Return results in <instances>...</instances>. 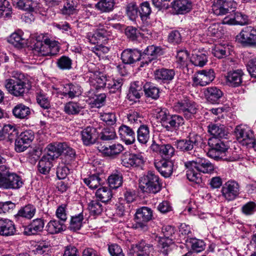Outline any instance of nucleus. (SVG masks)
I'll use <instances>...</instances> for the list:
<instances>
[{
	"label": "nucleus",
	"instance_id": "obj_1",
	"mask_svg": "<svg viewBox=\"0 0 256 256\" xmlns=\"http://www.w3.org/2000/svg\"><path fill=\"white\" fill-rule=\"evenodd\" d=\"M4 86L8 93L14 96H22L30 89L28 80L24 74H18L5 80Z\"/></svg>",
	"mask_w": 256,
	"mask_h": 256
},
{
	"label": "nucleus",
	"instance_id": "obj_2",
	"mask_svg": "<svg viewBox=\"0 0 256 256\" xmlns=\"http://www.w3.org/2000/svg\"><path fill=\"white\" fill-rule=\"evenodd\" d=\"M208 145L210 148L208 152V156L214 159H224L229 162H234L240 158L236 152L232 153L230 156H227L229 146L220 138L211 137L208 140Z\"/></svg>",
	"mask_w": 256,
	"mask_h": 256
},
{
	"label": "nucleus",
	"instance_id": "obj_3",
	"mask_svg": "<svg viewBox=\"0 0 256 256\" xmlns=\"http://www.w3.org/2000/svg\"><path fill=\"white\" fill-rule=\"evenodd\" d=\"M139 187L143 192L156 194L161 190L162 184L158 176L148 172L140 178Z\"/></svg>",
	"mask_w": 256,
	"mask_h": 256
},
{
	"label": "nucleus",
	"instance_id": "obj_4",
	"mask_svg": "<svg viewBox=\"0 0 256 256\" xmlns=\"http://www.w3.org/2000/svg\"><path fill=\"white\" fill-rule=\"evenodd\" d=\"M174 109L182 114L186 120H192L195 117L198 108L196 104L187 98L178 100L174 106Z\"/></svg>",
	"mask_w": 256,
	"mask_h": 256
},
{
	"label": "nucleus",
	"instance_id": "obj_5",
	"mask_svg": "<svg viewBox=\"0 0 256 256\" xmlns=\"http://www.w3.org/2000/svg\"><path fill=\"white\" fill-rule=\"evenodd\" d=\"M56 96L60 98H70L78 97L82 94V88L80 86L76 84L69 83L61 85L56 89L54 92Z\"/></svg>",
	"mask_w": 256,
	"mask_h": 256
},
{
	"label": "nucleus",
	"instance_id": "obj_6",
	"mask_svg": "<svg viewBox=\"0 0 256 256\" xmlns=\"http://www.w3.org/2000/svg\"><path fill=\"white\" fill-rule=\"evenodd\" d=\"M235 134L238 142L243 146L251 147L254 144L252 131L246 126L240 125L235 128Z\"/></svg>",
	"mask_w": 256,
	"mask_h": 256
},
{
	"label": "nucleus",
	"instance_id": "obj_7",
	"mask_svg": "<svg viewBox=\"0 0 256 256\" xmlns=\"http://www.w3.org/2000/svg\"><path fill=\"white\" fill-rule=\"evenodd\" d=\"M215 78V73L212 69L198 70L192 76V80L196 86H204L212 82Z\"/></svg>",
	"mask_w": 256,
	"mask_h": 256
},
{
	"label": "nucleus",
	"instance_id": "obj_8",
	"mask_svg": "<svg viewBox=\"0 0 256 256\" xmlns=\"http://www.w3.org/2000/svg\"><path fill=\"white\" fill-rule=\"evenodd\" d=\"M236 40L244 46L256 45V30L252 26L244 28L236 36Z\"/></svg>",
	"mask_w": 256,
	"mask_h": 256
},
{
	"label": "nucleus",
	"instance_id": "obj_9",
	"mask_svg": "<svg viewBox=\"0 0 256 256\" xmlns=\"http://www.w3.org/2000/svg\"><path fill=\"white\" fill-rule=\"evenodd\" d=\"M221 192L226 200L228 202L234 200L240 194V185L235 180H228L222 186Z\"/></svg>",
	"mask_w": 256,
	"mask_h": 256
},
{
	"label": "nucleus",
	"instance_id": "obj_10",
	"mask_svg": "<svg viewBox=\"0 0 256 256\" xmlns=\"http://www.w3.org/2000/svg\"><path fill=\"white\" fill-rule=\"evenodd\" d=\"M152 216V211L151 208L143 206L137 210L136 213V228L146 230L148 228L147 222Z\"/></svg>",
	"mask_w": 256,
	"mask_h": 256
},
{
	"label": "nucleus",
	"instance_id": "obj_11",
	"mask_svg": "<svg viewBox=\"0 0 256 256\" xmlns=\"http://www.w3.org/2000/svg\"><path fill=\"white\" fill-rule=\"evenodd\" d=\"M236 5L234 0H214L212 10L216 15L222 16L234 11Z\"/></svg>",
	"mask_w": 256,
	"mask_h": 256
},
{
	"label": "nucleus",
	"instance_id": "obj_12",
	"mask_svg": "<svg viewBox=\"0 0 256 256\" xmlns=\"http://www.w3.org/2000/svg\"><path fill=\"white\" fill-rule=\"evenodd\" d=\"M121 164L126 168L136 167L144 163V158L140 154L126 152L121 156Z\"/></svg>",
	"mask_w": 256,
	"mask_h": 256
},
{
	"label": "nucleus",
	"instance_id": "obj_13",
	"mask_svg": "<svg viewBox=\"0 0 256 256\" xmlns=\"http://www.w3.org/2000/svg\"><path fill=\"white\" fill-rule=\"evenodd\" d=\"M24 184L22 178L12 172L0 184V188L2 190H16L21 188Z\"/></svg>",
	"mask_w": 256,
	"mask_h": 256
},
{
	"label": "nucleus",
	"instance_id": "obj_14",
	"mask_svg": "<svg viewBox=\"0 0 256 256\" xmlns=\"http://www.w3.org/2000/svg\"><path fill=\"white\" fill-rule=\"evenodd\" d=\"M200 140V136L192 134L188 139L178 140L175 142L176 148L182 152H188L192 150L194 146L198 144Z\"/></svg>",
	"mask_w": 256,
	"mask_h": 256
},
{
	"label": "nucleus",
	"instance_id": "obj_15",
	"mask_svg": "<svg viewBox=\"0 0 256 256\" xmlns=\"http://www.w3.org/2000/svg\"><path fill=\"white\" fill-rule=\"evenodd\" d=\"M98 150L105 156L114 158L124 150V148L120 144L114 143L109 144H100L98 146Z\"/></svg>",
	"mask_w": 256,
	"mask_h": 256
},
{
	"label": "nucleus",
	"instance_id": "obj_16",
	"mask_svg": "<svg viewBox=\"0 0 256 256\" xmlns=\"http://www.w3.org/2000/svg\"><path fill=\"white\" fill-rule=\"evenodd\" d=\"M89 77L90 84L96 90L105 88L108 79L104 74L96 70L89 71L87 74Z\"/></svg>",
	"mask_w": 256,
	"mask_h": 256
},
{
	"label": "nucleus",
	"instance_id": "obj_17",
	"mask_svg": "<svg viewBox=\"0 0 256 256\" xmlns=\"http://www.w3.org/2000/svg\"><path fill=\"white\" fill-rule=\"evenodd\" d=\"M162 54V48L158 46H156L154 45L148 46L144 50L142 54L141 53L142 66L144 65L148 64L151 62L158 55Z\"/></svg>",
	"mask_w": 256,
	"mask_h": 256
},
{
	"label": "nucleus",
	"instance_id": "obj_18",
	"mask_svg": "<svg viewBox=\"0 0 256 256\" xmlns=\"http://www.w3.org/2000/svg\"><path fill=\"white\" fill-rule=\"evenodd\" d=\"M173 12L176 14H184L190 12L192 8L190 0H176L171 3Z\"/></svg>",
	"mask_w": 256,
	"mask_h": 256
},
{
	"label": "nucleus",
	"instance_id": "obj_19",
	"mask_svg": "<svg viewBox=\"0 0 256 256\" xmlns=\"http://www.w3.org/2000/svg\"><path fill=\"white\" fill-rule=\"evenodd\" d=\"M44 224V219L42 218H35L24 228L23 233L26 236L36 234L42 231Z\"/></svg>",
	"mask_w": 256,
	"mask_h": 256
},
{
	"label": "nucleus",
	"instance_id": "obj_20",
	"mask_svg": "<svg viewBox=\"0 0 256 256\" xmlns=\"http://www.w3.org/2000/svg\"><path fill=\"white\" fill-rule=\"evenodd\" d=\"M80 134L84 144L86 146L94 144L98 138L96 130L92 126H87L81 131Z\"/></svg>",
	"mask_w": 256,
	"mask_h": 256
},
{
	"label": "nucleus",
	"instance_id": "obj_21",
	"mask_svg": "<svg viewBox=\"0 0 256 256\" xmlns=\"http://www.w3.org/2000/svg\"><path fill=\"white\" fill-rule=\"evenodd\" d=\"M16 228L13 221L8 218L0 219V236H12L16 234Z\"/></svg>",
	"mask_w": 256,
	"mask_h": 256
},
{
	"label": "nucleus",
	"instance_id": "obj_22",
	"mask_svg": "<svg viewBox=\"0 0 256 256\" xmlns=\"http://www.w3.org/2000/svg\"><path fill=\"white\" fill-rule=\"evenodd\" d=\"M175 76V72L172 69L160 68L154 72L155 80L159 82L168 83L172 81Z\"/></svg>",
	"mask_w": 256,
	"mask_h": 256
},
{
	"label": "nucleus",
	"instance_id": "obj_23",
	"mask_svg": "<svg viewBox=\"0 0 256 256\" xmlns=\"http://www.w3.org/2000/svg\"><path fill=\"white\" fill-rule=\"evenodd\" d=\"M154 166L162 176L168 178L172 172L174 164L171 160H162L155 162Z\"/></svg>",
	"mask_w": 256,
	"mask_h": 256
},
{
	"label": "nucleus",
	"instance_id": "obj_24",
	"mask_svg": "<svg viewBox=\"0 0 256 256\" xmlns=\"http://www.w3.org/2000/svg\"><path fill=\"white\" fill-rule=\"evenodd\" d=\"M244 74L242 70H236L230 71L226 76V84L232 87H238L241 85Z\"/></svg>",
	"mask_w": 256,
	"mask_h": 256
},
{
	"label": "nucleus",
	"instance_id": "obj_25",
	"mask_svg": "<svg viewBox=\"0 0 256 256\" xmlns=\"http://www.w3.org/2000/svg\"><path fill=\"white\" fill-rule=\"evenodd\" d=\"M121 58L124 64H132L142 60L141 52L136 49H126L122 52Z\"/></svg>",
	"mask_w": 256,
	"mask_h": 256
},
{
	"label": "nucleus",
	"instance_id": "obj_26",
	"mask_svg": "<svg viewBox=\"0 0 256 256\" xmlns=\"http://www.w3.org/2000/svg\"><path fill=\"white\" fill-rule=\"evenodd\" d=\"M184 166L188 169L186 171L188 179L194 184H200L202 182L201 174L195 169L196 164L194 162L188 161L184 163Z\"/></svg>",
	"mask_w": 256,
	"mask_h": 256
},
{
	"label": "nucleus",
	"instance_id": "obj_27",
	"mask_svg": "<svg viewBox=\"0 0 256 256\" xmlns=\"http://www.w3.org/2000/svg\"><path fill=\"white\" fill-rule=\"evenodd\" d=\"M120 138L126 144H131L135 142V132L130 127L122 124L118 128Z\"/></svg>",
	"mask_w": 256,
	"mask_h": 256
},
{
	"label": "nucleus",
	"instance_id": "obj_28",
	"mask_svg": "<svg viewBox=\"0 0 256 256\" xmlns=\"http://www.w3.org/2000/svg\"><path fill=\"white\" fill-rule=\"evenodd\" d=\"M204 93L206 100L212 104L218 103L223 95L221 90L216 86L206 88L204 90Z\"/></svg>",
	"mask_w": 256,
	"mask_h": 256
},
{
	"label": "nucleus",
	"instance_id": "obj_29",
	"mask_svg": "<svg viewBox=\"0 0 256 256\" xmlns=\"http://www.w3.org/2000/svg\"><path fill=\"white\" fill-rule=\"evenodd\" d=\"M64 146L65 143L56 142L48 144L46 148V154L44 156L54 160L61 154Z\"/></svg>",
	"mask_w": 256,
	"mask_h": 256
},
{
	"label": "nucleus",
	"instance_id": "obj_30",
	"mask_svg": "<svg viewBox=\"0 0 256 256\" xmlns=\"http://www.w3.org/2000/svg\"><path fill=\"white\" fill-rule=\"evenodd\" d=\"M18 133V128L15 124H5L1 128L0 139L8 138L12 141L17 138Z\"/></svg>",
	"mask_w": 256,
	"mask_h": 256
},
{
	"label": "nucleus",
	"instance_id": "obj_31",
	"mask_svg": "<svg viewBox=\"0 0 256 256\" xmlns=\"http://www.w3.org/2000/svg\"><path fill=\"white\" fill-rule=\"evenodd\" d=\"M190 162H194L196 164L194 168L199 172L204 174L211 173L214 170V165L209 160L205 158H197L195 160H192Z\"/></svg>",
	"mask_w": 256,
	"mask_h": 256
},
{
	"label": "nucleus",
	"instance_id": "obj_32",
	"mask_svg": "<svg viewBox=\"0 0 256 256\" xmlns=\"http://www.w3.org/2000/svg\"><path fill=\"white\" fill-rule=\"evenodd\" d=\"M64 223L58 220L52 219L46 224L45 230L50 234L61 233L65 230Z\"/></svg>",
	"mask_w": 256,
	"mask_h": 256
},
{
	"label": "nucleus",
	"instance_id": "obj_33",
	"mask_svg": "<svg viewBox=\"0 0 256 256\" xmlns=\"http://www.w3.org/2000/svg\"><path fill=\"white\" fill-rule=\"evenodd\" d=\"M248 21L247 16L240 12H236L234 16H228L224 18L222 23L230 25H244Z\"/></svg>",
	"mask_w": 256,
	"mask_h": 256
},
{
	"label": "nucleus",
	"instance_id": "obj_34",
	"mask_svg": "<svg viewBox=\"0 0 256 256\" xmlns=\"http://www.w3.org/2000/svg\"><path fill=\"white\" fill-rule=\"evenodd\" d=\"M8 42L18 48H22L27 44V40L24 38V32L21 30L13 32L8 37Z\"/></svg>",
	"mask_w": 256,
	"mask_h": 256
},
{
	"label": "nucleus",
	"instance_id": "obj_35",
	"mask_svg": "<svg viewBox=\"0 0 256 256\" xmlns=\"http://www.w3.org/2000/svg\"><path fill=\"white\" fill-rule=\"evenodd\" d=\"M157 241L160 250L164 254H168V252L175 247L171 238L160 236L158 238Z\"/></svg>",
	"mask_w": 256,
	"mask_h": 256
},
{
	"label": "nucleus",
	"instance_id": "obj_36",
	"mask_svg": "<svg viewBox=\"0 0 256 256\" xmlns=\"http://www.w3.org/2000/svg\"><path fill=\"white\" fill-rule=\"evenodd\" d=\"M232 46L226 44H218L212 49L214 56L218 58H223L230 54Z\"/></svg>",
	"mask_w": 256,
	"mask_h": 256
},
{
	"label": "nucleus",
	"instance_id": "obj_37",
	"mask_svg": "<svg viewBox=\"0 0 256 256\" xmlns=\"http://www.w3.org/2000/svg\"><path fill=\"white\" fill-rule=\"evenodd\" d=\"M110 36L109 32L104 28L97 30L91 36H89L90 42L94 44L105 42Z\"/></svg>",
	"mask_w": 256,
	"mask_h": 256
},
{
	"label": "nucleus",
	"instance_id": "obj_38",
	"mask_svg": "<svg viewBox=\"0 0 256 256\" xmlns=\"http://www.w3.org/2000/svg\"><path fill=\"white\" fill-rule=\"evenodd\" d=\"M36 212V208L34 206L28 204L22 207L15 216L16 218L20 217L24 218L28 220L32 218Z\"/></svg>",
	"mask_w": 256,
	"mask_h": 256
},
{
	"label": "nucleus",
	"instance_id": "obj_39",
	"mask_svg": "<svg viewBox=\"0 0 256 256\" xmlns=\"http://www.w3.org/2000/svg\"><path fill=\"white\" fill-rule=\"evenodd\" d=\"M16 6L20 10L30 12L36 11L39 8V4L32 0H18Z\"/></svg>",
	"mask_w": 256,
	"mask_h": 256
},
{
	"label": "nucleus",
	"instance_id": "obj_40",
	"mask_svg": "<svg viewBox=\"0 0 256 256\" xmlns=\"http://www.w3.org/2000/svg\"><path fill=\"white\" fill-rule=\"evenodd\" d=\"M12 114L18 118H27L30 114V110L29 107L24 104H19L12 109Z\"/></svg>",
	"mask_w": 256,
	"mask_h": 256
},
{
	"label": "nucleus",
	"instance_id": "obj_41",
	"mask_svg": "<svg viewBox=\"0 0 256 256\" xmlns=\"http://www.w3.org/2000/svg\"><path fill=\"white\" fill-rule=\"evenodd\" d=\"M137 139L138 142L142 144H146L150 139V129L146 124H140L137 132Z\"/></svg>",
	"mask_w": 256,
	"mask_h": 256
},
{
	"label": "nucleus",
	"instance_id": "obj_42",
	"mask_svg": "<svg viewBox=\"0 0 256 256\" xmlns=\"http://www.w3.org/2000/svg\"><path fill=\"white\" fill-rule=\"evenodd\" d=\"M191 62L195 66L202 67L208 62L206 55L200 51H194L190 58Z\"/></svg>",
	"mask_w": 256,
	"mask_h": 256
},
{
	"label": "nucleus",
	"instance_id": "obj_43",
	"mask_svg": "<svg viewBox=\"0 0 256 256\" xmlns=\"http://www.w3.org/2000/svg\"><path fill=\"white\" fill-rule=\"evenodd\" d=\"M142 88V84L141 82L137 81L132 83L128 94L129 98L132 100L140 98Z\"/></svg>",
	"mask_w": 256,
	"mask_h": 256
},
{
	"label": "nucleus",
	"instance_id": "obj_44",
	"mask_svg": "<svg viewBox=\"0 0 256 256\" xmlns=\"http://www.w3.org/2000/svg\"><path fill=\"white\" fill-rule=\"evenodd\" d=\"M208 132L212 136V137L217 138H222L225 136L226 132L225 127L224 125L214 124H211L208 126Z\"/></svg>",
	"mask_w": 256,
	"mask_h": 256
},
{
	"label": "nucleus",
	"instance_id": "obj_45",
	"mask_svg": "<svg viewBox=\"0 0 256 256\" xmlns=\"http://www.w3.org/2000/svg\"><path fill=\"white\" fill-rule=\"evenodd\" d=\"M184 124V120L182 116L174 114L170 117L164 128L168 131L172 128H176Z\"/></svg>",
	"mask_w": 256,
	"mask_h": 256
},
{
	"label": "nucleus",
	"instance_id": "obj_46",
	"mask_svg": "<svg viewBox=\"0 0 256 256\" xmlns=\"http://www.w3.org/2000/svg\"><path fill=\"white\" fill-rule=\"evenodd\" d=\"M54 160L49 158L43 156L38 162V169L39 172L42 174H48L52 166V162Z\"/></svg>",
	"mask_w": 256,
	"mask_h": 256
},
{
	"label": "nucleus",
	"instance_id": "obj_47",
	"mask_svg": "<svg viewBox=\"0 0 256 256\" xmlns=\"http://www.w3.org/2000/svg\"><path fill=\"white\" fill-rule=\"evenodd\" d=\"M77 4L73 0H68L60 10L61 12L66 16H70L78 12Z\"/></svg>",
	"mask_w": 256,
	"mask_h": 256
},
{
	"label": "nucleus",
	"instance_id": "obj_48",
	"mask_svg": "<svg viewBox=\"0 0 256 256\" xmlns=\"http://www.w3.org/2000/svg\"><path fill=\"white\" fill-rule=\"evenodd\" d=\"M33 52L38 56H48L49 52L47 45L44 42V38L42 41H37L33 48Z\"/></svg>",
	"mask_w": 256,
	"mask_h": 256
},
{
	"label": "nucleus",
	"instance_id": "obj_49",
	"mask_svg": "<svg viewBox=\"0 0 256 256\" xmlns=\"http://www.w3.org/2000/svg\"><path fill=\"white\" fill-rule=\"evenodd\" d=\"M84 214L80 212L71 217L69 228L70 230L76 231L80 230L82 226Z\"/></svg>",
	"mask_w": 256,
	"mask_h": 256
},
{
	"label": "nucleus",
	"instance_id": "obj_50",
	"mask_svg": "<svg viewBox=\"0 0 256 256\" xmlns=\"http://www.w3.org/2000/svg\"><path fill=\"white\" fill-rule=\"evenodd\" d=\"M96 196L102 202H106L110 200L112 197L111 190L107 187H102L98 188L96 192Z\"/></svg>",
	"mask_w": 256,
	"mask_h": 256
},
{
	"label": "nucleus",
	"instance_id": "obj_51",
	"mask_svg": "<svg viewBox=\"0 0 256 256\" xmlns=\"http://www.w3.org/2000/svg\"><path fill=\"white\" fill-rule=\"evenodd\" d=\"M84 182L90 188H96L100 184L101 178L98 174L88 176L87 178H82Z\"/></svg>",
	"mask_w": 256,
	"mask_h": 256
},
{
	"label": "nucleus",
	"instance_id": "obj_52",
	"mask_svg": "<svg viewBox=\"0 0 256 256\" xmlns=\"http://www.w3.org/2000/svg\"><path fill=\"white\" fill-rule=\"evenodd\" d=\"M114 6V0H100L96 8L102 12H109L113 10Z\"/></svg>",
	"mask_w": 256,
	"mask_h": 256
},
{
	"label": "nucleus",
	"instance_id": "obj_53",
	"mask_svg": "<svg viewBox=\"0 0 256 256\" xmlns=\"http://www.w3.org/2000/svg\"><path fill=\"white\" fill-rule=\"evenodd\" d=\"M108 180L110 188L116 189L122 186V176L120 172H116L110 176Z\"/></svg>",
	"mask_w": 256,
	"mask_h": 256
},
{
	"label": "nucleus",
	"instance_id": "obj_54",
	"mask_svg": "<svg viewBox=\"0 0 256 256\" xmlns=\"http://www.w3.org/2000/svg\"><path fill=\"white\" fill-rule=\"evenodd\" d=\"M102 204L97 200H90L88 205V208L91 215H99L103 210Z\"/></svg>",
	"mask_w": 256,
	"mask_h": 256
},
{
	"label": "nucleus",
	"instance_id": "obj_55",
	"mask_svg": "<svg viewBox=\"0 0 256 256\" xmlns=\"http://www.w3.org/2000/svg\"><path fill=\"white\" fill-rule=\"evenodd\" d=\"M82 108V106L79 103L70 102L65 104L64 111L68 114L74 115L78 114Z\"/></svg>",
	"mask_w": 256,
	"mask_h": 256
},
{
	"label": "nucleus",
	"instance_id": "obj_56",
	"mask_svg": "<svg viewBox=\"0 0 256 256\" xmlns=\"http://www.w3.org/2000/svg\"><path fill=\"white\" fill-rule=\"evenodd\" d=\"M44 42L47 45L49 55L54 56L60 50L58 43V42L50 40L47 36H44Z\"/></svg>",
	"mask_w": 256,
	"mask_h": 256
},
{
	"label": "nucleus",
	"instance_id": "obj_57",
	"mask_svg": "<svg viewBox=\"0 0 256 256\" xmlns=\"http://www.w3.org/2000/svg\"><path fill=\"white\" fill-rule=\"evenodd\" d=\"M12 8L8 0H0V17L7 18L10 16Z\"/></svg>",
	"mask_w": 256,
	"mask_h": 256
},
{
	"label": "nucleus",
	"instance_id": "obj_58",
	"mask_svg": "<svg viewBox=\"0 0 256 256\" xmlns=\"http://www.w3.org/2000/svg\"><path fill=\"white\" fill-rule=\"evenodd\" d=\"M127 118L130 124L135 126L142 124L143 117L138 112L130 110L127 114Z\"/></svg>",
	"mask_w": 256,
	"mask_h": 256
},
{
	"label": "nucleus",
	"instance_id": "obj_59",
	"mask_svg": "<svg viewBox=\"0 0 256 256\" xmlns=\"http://www.w3.org/2000/svg\"><path fill=\"white\" fill-rule=\"evenodd\" d=\"M138 253L137 256H150L149 254L153 250L152 246L141 242L136 245Z\"/></svg>",
	"mask_w": 256,
	"mask_h": 256
},
{
	"label": "nucleus",
	"instance_id": "obj_60",
	"mask_svg": "<svg viewBox=\"0 0 256 256\" xmlns=\"http://www.w3.org/2000/svg\"><path fill=\"white\" fill-rule=\"evenodd\" d=\"M122 86L121 79L114 80L109 78L108 79L106 87L110 90V92L114 93L120 90Z\"/></svg>",
	"mask_w": 256,
	"mask_h": 256
},
{
	"label": "nucleus",
	"instance_id": "obj_61",
	"mask_svg": "<svg viewBox=\"0 0 256 256\" xmlns=\"http://www.w3.org/2000/svg\"><path fill=\"white\" fill-rule=\"evenodd\" d=\"M58 67L62 70H68L72 68V60L67 56H62L56 62Z\"/></svg>",
	"mask_w": 256,
	"mask_h": 256
},
{
	"label": "nucleus",
	"instance_id": "obj_62",
	"mask_svg": "<svg viewBox=\"0 0 256 256\" xmlns=\"http://www.w3.org/2000/svg\"><path fill=\"white\" fill-rule=\"evenodd\" d=\"M55 215L58 220L65 222L68 218L67 205L63 204L58 206L56 210Z\"/></svg>",
	"mask_w": 256,
	"mask_h": 256
},
{
	"label": "nucleus",
	"instance_id": "obj_63",
	"mask_svg": "<svg viewBox=\"0 0 256 256\" xmlns=\"http://www.w3.org/2000/svg\"><path fill=\"white\" fill-rule=\"evenodd\" d=\"M144 92L146 97L153 100H157L160 96L159 88L152 85H146L144 87Z\"/></svg>",
	"mask_w": 256,
	"mask_h": 256
},
{
	"label": "nucleus",
	"instance_id": "obj_64",
	"mask_svg": "<svg viewBox=\"0 0 256 256\" xmlns=\"http://www.w3.org/2000/svg\"><path fill=\"white\" fill-rule=\"evenodd\" d=\"M106 98L104 94L95 95L93 98H90V104L92 107L100 108L104 106Z\"/></svg>",
	"mask_w": 256,
	"mask_h": 256
}]
</instances>
